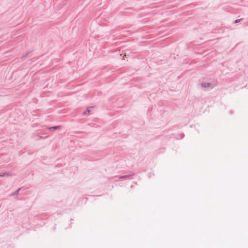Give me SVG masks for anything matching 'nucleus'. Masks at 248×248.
I'll list each match as a JSON object with an SVG mask.
<instances>
[{"mask_svg": "<svg viewBox=\"0 0 248 248\" xmlns=\"http://www.w3.org/2000/svg\"><path fill=\"white\" fill-rule=\"evenodd\" d=\"M201 87L203 88L210 87L211 89L213 88V86L210 82H202L201 83Z\"/></svg>", "mask_w": 248, "mask_h": 248, "instance_id": "obj_1", "label": "nucleus"}, {"mask_svg": "<svg viewBox=\"0 0 248 248\" xmlns=\"http://www.w3.org/2000/svg\"><path fill=\"white\" fill-rule=\"evenodd\" d=\"M62 126L61 125H57V126H54L51 127H47V129L50 131H54L58 129H60L62 128Z\"/></svg>", "mask_w": 248, "mask_h": 248, "instance_id": "obj_2", "label": "nucleus"}, {"mask_svg": "<svg viewBox=\"0 0 248 248\" xmlns=\"http://www.w3.org/2000/svg\"><path fill=\"white\" fill-rule=\"evenodd\" d=\"M134 175V173H131L128 175H125L120 176H116V177H118L119 178V179H124L127 178H130L132 176H133Z\"/></svg>", "mask_w": 248, "mask_h": 248, "instance_id": "obj_3", "label": "nucleus"}, {"mask_svg": "<svg viewBox=\"0 0 248 248\" xmlns=\"http://www.w3.org/2000/svg\"><path fill=\"white\" fill-rule=\"evenodd\" d=\"M91 107H88L84 111L83 114H84V115H89L90 113V108H91Z\"/></svg>", "mask_w": 248, "mask_h": 248, "instance_id": "obj_4", "label": "nucleus"}, {"mask_svg": "<svg viewBox=\"0 0 248 248\" xmlns=\"http://www.w3.org/2000/svg\"><path fill=\"white\" fill-rule=\"evenodd\" d=\"M21 188H19L18 189H17L16 191H15L14 192L12 193L11 194V196H17L19 191L20 190Z\"/></svg>", "mask_w": 248, "mask_h": 248, "instance_id": "obj_5", "label": "nucleus"}, {"mask_svg": "<svg viewBox=\"0 0 248 248\" xmlns=\"http://www.w3.org/2000/svg\"><path fill=\"white\" fill-rule=\"evenodd\" d=\"M11 174L10 172H6L5 173H2V174H0V176L4 177L5 176H10Z\"/></svg>", "mask_w": 248, "mask_h": 248, "instance_id": "obj_6", "label": "nucleus"}, {"mask_svg": "<svg viewBox=\"0 0 248 248\" xmlns=\"http://www.w3.org/2000/svg\"><path fill=\"white\" fill-rule=\"evenodd\" d=\"M34 136L38 137H39V139H42V138H43V136H40V135H38L37 134H36V133H35V134H34Z\"/></svg>", "mask_w": 248, "mask_h": 248, "instance_id": "obj_7", "label": "nucleus"}, {"mask_svg": "<svg viewBox=\"0 0 248 248\" xmlns=\"http://www.w3.org/2000/svg\"><path fill=\"white\" fill-rule=\"evenodd\" d=\"M241 19H236V20H235L234 23H237L239 22L241 20Z\"/></svg>", "mask_w": 248, "mask_h": 248, "instance_id": "obj_8", "label": "nucleus"}, {"mask_svg": "<svg viewBox=\"0 0 248 248\" xmlns=\"http://www.w3.org/2000/svg\"><path fill=\"white\" fill-rule=\"evenodd\" d=\"M152 175H154V174H152V173H149L148 174V176H149V177H151Z\"/></svg>", "mask_w": 248, "mask_h": 248, "instance_id": "obj_9", "label": "nucleus"}, {"mask_svg": "<svg viewBox=\"0 0 248 248\" xmlns=\"http://www.w3.org/2000/svg\"><path fill=\"white\" fill-rule=\"evenodd\" d=\"M29 53H30V52H28L26 53L25 54V55H24V57H25V56H27Z\"/></svg>", "mask_w": 248, "mask_h": 248, "instance_id": "obj_10", "label": "nucleus"}]
</instances>
